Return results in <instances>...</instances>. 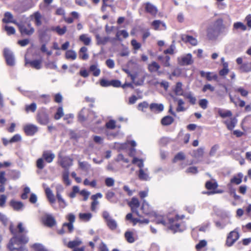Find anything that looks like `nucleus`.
Wrapping results in <instances>:
<instances>
[{"label": "nucleus", "instance_id": "obj_3", "mask_svg": "<svg viewBox=\"0 0 251 251\" xmlns=\"http://www.w3.org/2000/svg\"><path fill=\"white\" fill-rule=\"evenodd\" d=\"M66 218L69 223H65L63 224L62 228L58 231L60 234H63L66 232V228H67L69 232H71L74 229L73 223L75 221V216L73 214L70 213L66 216Z\"/></svg>", "mask_w": 251, "mask_h": 251}, {"label": "nucleus", "instance_id": "obj_5", "mask_svg": "<svg viewBox=\"0 0 251 251\" xmlns=\"http://www.w3.org/2000/svg\"><path fill=\"white\" fill-rule=\"evenodd\" d=\"M177 60L178 64L182 66L191 65L194 61L192 55L190 53L178 57Z\"/></svg>", "mask_w": 251, "mask_h": 251}, {"label": "nucleus", "instance_id": "obj_18", "mask_svg": "<svg viewBox=\"0 0 251 251\" xmlns=\"http://www.w3.org/2000/svg\"><path fill=\"white\" fill-rule=\"evenodd\" d=\"M145 8L146 12L152 15H155L157 12V8L150 2L145 3Z\"/></svg>", "mask_w": 251, "mask_h": 251}, {"label": "nucleus", "instance_id": "obj_22", "mask_svg": "<svg viewBox=\"0 0 251 251\" xmlns=\"http://www.w3.org/2000/svg\"><path fill=\"white\" fill-rule=\"evenodd\" d=\"M237 122V119L233 117L226 120L224 121V123L226 125L227 129L231 130L235 126Z\"/></svg>", "mask_w": 251, "mask_h": 251}, {"label": "nucleus", "instance_id": "obj_35", "mask_svg": "<svg viewBox=\"0 0 251 251\" xmlns=\"http://www.w3.org/2000/svg\"><path fill=\"white\" fill-rule=\"evenodd\" d=\"M87 48L85 47H82L79 51V56L83 60H87L89 58V55L87 53Z\"/></svg>", "mask_w": 251, "mask_h": 251}, {"label": "nucleus", "instance_id": "obj_15", "mask_svg": "<svg viewBox=\"0 0 251 251\" xmlns=\"http://www.w3.org/2000/svg\"><path fill=\"white\" fill-rule=\"evenodd\" d=\"M37 119L38 122L42 125H47L49 122V115L44 112L38 113Z\"/></svg>", "mask_w": 251, "mask_h": 251}, {"label": "nucleus", "instance_id": "obj_51", "mask_svg": "<svg viewBox=\"0 0 251 251\" xmlns=\"http://www.w3.org/2000/svg\"><path fill=\"white\" fill-rule=\"evenodd\" d=\"M184 97L188 99L189 100V102L192 104H194L196 103V99L193 96L191 93L189 92L185 93V95H184Z\"/></svg>", "mask_w": 251, "mask_h": 251}, {"label": "nucleus", "instance_id": "obj_46", "mask_svg": "<svg viewBox=\"0 0 251 251\" xmlns=\"http://www.w3.org/2000/svg\"><path fill=\"white\" fill-rule=\"evenodd\" d=\"M79 218L85 222L89 221L92 217V214L90 213H80Z\"/></svg>", "mask_w": 251, "mask_h": 251}, {"label": "nucleus", "instance_id": "obj_52", "mask_svg": "<svg viewBox=\"0 0 251 251\" xmlns=\"http://www.w3.org/2000/svg\"><path fill=\"white\" fill-rule=\"evenodd\" d=\"M123 36L124 38H126L128 36V33L125 30L118 31L116 35V39L120 40V36Z\"/></svg>", "mask_w": 251, "mask_h": 251}, {"label": "nucleus", "instance_id": "obj_1", "mask_svg": "<svg viewBox=\"0 0 251 251\" xmlns=\"http://www.w3.org/2000/svg\"><path fill=\"white\" fill-rule=\"evenodd\" d=\"M168 221L169 223L167 224L166 222V218L160 215L156 216L154 219V222L157 224H162L165 226H168L174 233L183 231V228L178 221L177 217H176L175 218H169Z\"/></svg>", "mask_w": 251, "mask_h": 251}, {"label": "nucleus", "instance_id": "obj_31", "mask_svg": "<svg viewBox=\"0 0 251 251\" xmlns=\"http://www.w3.org/2000/svg\"><path fill=\"white\" fill-rule=\"evenodd\" d=\"M243 175L241 173H239L237 176H234L231 179L230 183H234L237 185L240 184L242 182Z\"/></svg>", "mask_w": 251, "mask_h": 251}, {"label": "nucleus", "instance_id": "obj_58", "mask_svg": "<svg viewBox=\"0 0 251 251\" xmlns=\"http://www.w3.org/2000/svg\"><path fill=\"white\" fill-rule=\"evenodd\" d=\"M125 237L126 240L129 243H133L134 241V237H133V234L131 232L126 231L125 234Z\"/></svg>", "mask_w": 251, "mask_h": 251}, {"label": "nucleus", "instance_id": "obj_49", "mask_svg": "<svg viewBox=\"0 0 251 251\" xmlns=\"http://www.w3.org/2000/svg\"><path fill=\"white\" fill-rule=\"evenodd\" d=\"M218 186L217 183L216 181L212 182L210 181H207L205 184V187L209 190H214Z\"/></svg>", "mask_w": 251, "mask_h": 251}, {"label": "nucleus", "instance_id": "obj_42", "mask_svg": "<svg viewBox=\"0 0 251 251\" xmlns=\"http://www.w3.org/2000/svg\"><path fill=\"white\" fill-rule=\"evenodd\" d=\"M106 222L108 227L111 230H115L117 227V223L112 218L109 219Z\"/></svg>", "mask_w": 251, "mask_h": 251}, {"label": "nucleus", "instance_id": "obj_64", "mask_svg": "<svg viewBox=\"0 0 251 251\" xmlns=\"http://www.w3.org/2000/svg\"><path fill=\"white\" fill-rule=\"evenodd\" d=\"M0 222L4 226H6L8 222V219L5 215L0 212Z\"/></svg>", "mask_w": 251, "mask_h": 251}, {"label": "nucleus", "instance_id": "obj_36", "mask_svg": "<svg viewBox=\"0 0 251 251\" xmlns=\"http://www.w3.org/2000/svg\"><path fill=\"white\" fill-rule=\"evenodd\" d=\"M65 57L67 59L74 60L77 57L76 52L73 50H68L65 53Z\"/></svg>", "mask_w": 251, "mask_h": 251}, {"label": "nucleus", "instance_id": "obj_41", "mask_svg": "<svg viewBox=\"0 0 251 251\" xmlns=\"http://www.w3.org/2000/svg\"><path fill=\"white\" fill-rule=\"evenodd\" d=\"M69 171L68 170H64L62 172V180L65 184L67 185H70L71 184V181L69 178Z\"/></svg>", "mask_w": 251, "mask_h": 251}, {"label": "nucleus", "instance_id": "obj_24", "mask_svg": "<svg viewBox=\"0 0 251 251\" xmlns=\"http://www.w3.org/2000/svg\"><path fill=\"white\" fill-rule=\"evenodd\" d=\"M44 221L45 224L49 226H52L56 224L54 218L49 214H47L44 216Z\"/></svg>", "mask_w": 251, "mask_h": 251}, {"label": "nucleus", "instance_id": "obj_17", "mask_svg": "<svg viewBox=\"0 0 251 251\" xmlns=\"http://www.w3.org/2000/svg\"><path fill=\"white\" fill-rule=\"evenodd\" d=\"M10 205L15 211H22L24 208V204L22 202L14 200L10 201Z\"/></svg>", "mask_w": 251, "mask_h": 251}, {"label": "nucleus", "instance_id": "obj_39", "mask_svg": "<svg viewBox=\"0 0 251 251\" xmlns=\"http://www.w3.org/2000/svg\"><path fill=\"white\" fill-rule=\"evenodd\" d=\"M90 71L93 73L95 76H98L100 73V70L97 64H93L90 67Z\"/></svg>", "mask_w": 251, "mask_h": 251}, {"label": "nucleus", "instance_id": "obj_26", "mask_svg": "<svg viewBox=\"0 0 251 251\" xmlns=\"http://www.w3.org/2000/svg\"><path fill=\"white\" fill-rule=\"evenodd\" d=\"M182 83L180 82H178L176 83V86L174 88V92L175 94L177 96H183L185 95V93L183 92V90L182 89Z\"/></svg>", "mask_w": 251, "mask_h": 251}, {"label": "nucleus", "instance_id": "obj_38", "mask_svg": "<svg viewBox=\"0 0 251 251\" xmlns=\"http://www.w3.org/2000/svg\"><path fill=\"white\" fill-rule=\"evenodd\" d=\"M240 70L244 73L251 72V62H249L242 64L240 67Z\"/></svg>", "mask_w": 251, "mask_h": 251}, {"label": "nucleus", "instance_id": "obj_34", "mask_svg": "<svg viewBox=\"0 0 251 251\" xmlns=\"http://www.w3.org/2000/svg\"><path fill=\"white\" fill-rule=\"evenodd\" d=\"M79 40L86 46H89L91 43V38L88 34H83L79 36Z\"/></svg>", "mask_w": 251, "mask_h": 251}, {"label": "nucleus", "instance_id": "obj_55", "mask_svg": "<svg viewBox=\"0 0 251 251\" xmlns=\"http://www.w3.org/2000/svg\"><path fill=\"white\" fill-rule=\"evenodd\" d=\"M64 115L63 109L62 107L58 108L56 113L54 115V119L55 120L60 119Z\"/></svg>", "mask_w": 251, "mask_h": 251}, {"label": "nucleus", "instance_id": "obj_60", "mask_svg": "<svg viewBox=\"0 0 251 251\" xmlns=\"http://www.w3.org/2000/svg\"><path fill=\"white\" fill-rule=\"evenodd\" d=\"M235 91L239 93L243 97H246L248 95V91L241 87L235 88Z\"/></svg>", "mask_w": 251, "mask_h": 251}, {"label": "nucleus", "instance_id": "obj_37", "mask_svg": "<svg viewBox=\"0 0 251 251\" xmlns=\"http://www.w3.org/2000/svg\"><path fill=\"white\" fill-rule=\"evenodd\" d=\"M150 109L154 112H161L164 109V106L162 104L151 103L150 105Z\"/></svg>", "mask_w": 251, "mask_h": 251}, {"label": "nucleus", "instance_id": "obj_10", "mask_svg": "<svg viewBox=\"0 0 251 251\" xmlns=\"http://www.w3.org/2000/svg\"><path fill=\"white\" fill-rule=\"evenodd\" d=\"M18 228L19 230L18 232H17L16 231V230H14L13 229V226L12 225L10 226V230L11 233L13 234V237H15V236H18L19 239H21L23 237L26 236L25 235H22L23 233L27 232L25 228L23 227L22 223H20L18 224Z\"/></svg>", "mask_w": 251, "mask_h": 251}, {"label": "nucleus", "instance_id": "obj_54", "mask_svg": "<svg viewBox=\"0 0 251 251\" xmlns=\"http://www.w3.org/2000/svg\"><path fill=\"white\" fill-rule=\"evenodd\" d=\"M79 168L83 171H88L90 168V165L86 162H79Z\"/></svg>", "mask_w": 251, "mask_h": 251}, {"label": "nucleus", "instance_id": "obj_50", "mask_svg": "<svg viewBox=\"0 0 251 251\" xmlns=\"http://www.w3.org/2000/svg\"><path fill=\"white\" fill-rule=\"evenodd\" d=\"M130 77L133 83H134L136 85H141L143 84L144 81V78H143L142 80L140 81H136L135 78L137 76L136 74H131L129 76Z\"/></svg>", "mask_w": 251, "mask_h": 251}, {"label": "nucleus", "instance_id": "obj_19", "mask_svg": "<svg viewBox=\"0 0 251 251\" xmlns=\"http://www.w3.org/2000/svg\"><path fill=\"white\" fill-rule=\"evenodd\" d=\"M181 39L183 42L189 43L193 46H196L197 44V39L191 36L182 34L181 35Z\"/></svg>", "mask_w": 251, "mask_h": 251}, {"label": "nucleus", "instance_id": "obj_57", "mask_svg": "<svg viewBox=\"0 0 251 251\" xmlns=\"http://www.w3.org/2000/svg\"><path fill=\"white\" fill-rule=\"evenodd\" d=\"M56 198L57 199L59 206L61 208H64L67 205V203L63 199L62 196L58 195V197H56Z\"/></svg>", "mask_w": 251, "mask_h": 251}, {"label": "nucleus", "instance_id": "obj_8", "mask_svg": "<svg viewBox=\"0 0 251 251\" xmlns=\"http://www.w3.org/2000/svg\"><path fill=\"white\" fill-rule=\"evenodd\" d=\"M59 163L64 170H69V168L73 164V160L69 157H60Z\"/></svg>", "mask_w": 251, "mask_h": 251}, {"label": "nucleus", "instance_id": "obj_30", "mask_svg": "<svg viewBox=\"0 0 251 251\" xmlns=\"http://www.w3.org/2000/svg\"><path fill=\"white\" fill-rule=\"evenodd\" d=\"M82 244V241L80 239L78 238H75L74 240L70 241L68 244L67 246L68 248L71 249L75 248L76 247L79 246Z\"/></svg>", "mask_w": 251, "mask_h": 251}, {"label": "nucleus", "instance_id": "obj_9", "mask_svg": "<svg viewBox=\"0 0 251 251\" xmlns=\"http://www.w3.org/2000/svg\"><path fill=\"white\" fill-rule=\"evenodd\" d=\"M4 55L7 65L11 66H14L15 64V61L13 52L10 50L5 49Z\"/></svg>", "mask_w": 251, "mask_h": 251}, {"label": "nucleus", "instance_id": "obj_14", "mask_svg": "<svg viewBox=\"0 0 251 251\" xmlns=\"http://www.w3.org/2000/svg\"><path fill=\"white\" fill-rule=\"evenodd\" d=\"M129 205L131 207L132 212L135 213L138 216H139V212L137 210L140 206L139 200L136 198L133 197L129 203Z\"/></svg>", "mask_w": 251, "mask_h": 251}, {"label": "nucleus", "instance_id": "obj_53", "mask_svg": "<svg viewBox=\"0 0 251 251\" xmlns=\"http://www.w3.org/2000/svg\"><path fill=\"white\" fill-rule=\"evenodd\" d=\"M37 108V106L35 103H32L29 105H26L25 107V110L26 112L30 111L34 112Z\"/></svg>", "mask_w": 251, "mask_h": 251}, {"label": "nucleus", "instance_id": "obj_32", "mask_svg": "<svg viewBox=\"0 0 251 251\" xmlns=\"http://www.w3.org/2000/svg\"><path fill=\"white\" fill-rule=\"evenodd\" d=\"M233 29L237 30H241L244 31L247 30L246 25L242 22H238L234 23L233 25Z\"/></svg>", "mask_w": 251, "mask_h": 251}, {"label": "nucleus", "instance_id": "obj_56", "mask_svg": "<svg viewBox=\"0 0 251 251\" xmlns=\"http://www.w3.org/2000/svg\"><path fill=\"white\" fill-rule=\"evenodd\" d=\"M32 248L36 251H48V250L41 244H35Z\"/></svg>", "mask_w": 251, "mask_h": 251}, {"label": "nucleus", "instance_id": "obj_62", "mask_svg": "<svg viewBox=\"0 0 251 251\" xmlns=\"http://www.w3.org/2000/svg\"><path fill=\"white\" fill-rule=\"evenodd\" d=\"M46 67L47 68L53 69V70H57V66L55 62L53 61H48L46 64Z\"/></svg>", "mask_w": 251, "mask_h": 251}, {"label": "nucleus", "instance_id": "obj_45", "mask_svg": "<svg viewBox=\"0 0 251 251\" xmlns=\"http://www.w3.org/2000/svg\"><path fill=\"white\" fill-rule=\"evenodd\" d=\"M52 30L56 31L58 34L62 35L64 34L66 32L67 27L65 26H63V27H60V26H57L52 27Z\"/></svg>", "mask_w": 251, "mask_h": 251}, {"label": "nucleus", "instance_id": "obj_12", "mask_svg": "<svg viewBox=\"0 0 251 251\" xmlns=\"http://www.w3.org/2000/svg\"><path fill=\"white\" fill-rule=\"evenodd\" d=\"M220 34L212 25L207 29V36L209 39H216Z\"/></svg>", "mask_w": 251, "mask_h": 251}, {"label": "nucleus", "instance_id": "obj_40", "mask_svg": "<svg viewBox=\"0 0 251 251\" xmlns=\"http://www.w3.org/2000/svg\"><path fill=\"white\" fill-rule=\"evenodd\" d=\"M218 112L219 115L223 118L230 117L232 115V112L228 110H223L219 109Z\"/></svg>", "mask_w": 251, "mask_h": 251}, {"label": "nucleus", "instance_id": "obj_23", "mask_svg": "<svg viewBox=\"0 0 251 251\" xmlns=\"http://www.w3.org/2000/svg\"><path fill=\"white\" fill-rule=\"evenodd\" d=\"M106 135L108 139H111L112 138H122L124 137V133L121 132L120 130L116 132H113L110 131H106Z\"/></svg>", "mask_w": 251, "mask_h": 251}, {"label": "nucleus", "instance_id": "obj_21", "mask_svg": "<svg viewBox=\"0 0 251 251\" xmlns=\"http://www.w3.org/2000/svg\"><path fill=\"white\" fill-rule=\"evenodd\" d=\"M151 25L155 30H164L166 28V25L160 20L154 21Z\"/></svg>", "mask_w": 251, "mask_h": 251}, {"label": "nucleus", "instance_id": "obj_25", "mask_svg": "<svg viewBox=\"0 0 251 251\" xmlns=\"http://www.w3.org/2000/svg\"><path fill=\"white\" fill-rule=\"evenodd\" d=\"M2 21L5 23H11L17 25L18 23L15 20H14L12 14L9 12H6L4 14V17L2 19Z\"/></svg>", "mask_w": 251, "mask_h": 251}, {"label": "nucleus", "instance_id": "obj_7", "mask_svg": "<svg viewBox=\"0 0 251 251\" xmlns=\"http://www.w3.org/2000/svg\"><path fill=\"white\" fill-rule=\"evenodd\" d=\"M239 234L237 229L231 231L227 235L226 240V245L228 247L232 246L239 239Z\"/></svg>", "mask_w": 251, "mask_h": 251}, {"label": "nucleus", "instance_id": "obj_44", "mask_svg": "<svg viewBox=\"0 0 251 251\" xmlns=\"http://www.w3.org/2000/svg\"><path fill=\"white\" fill-rule=\"evenodd\" d=\"M88 112V110L86 108H83L79 112L78 119L80 121H84L86 120V115Z\"/></svg>", "mask_w": 251, "mask_h": 251}, {"label": "nucleus", "instance_id": "obj_2", "mask_svg": "<svg viewBox=\"0 0 251 251\" xmlns=\"http://www.w3.org/2000/svg\"><path fill=\"white\" fill-rule=\"evenodd\" d=\"M28 241V239L26 236L19 239L18 236H15L10 240L8 248L10 251H27L23 244L26 243Z\"/></svg>", "mask_w": 251, "mask_h": 251}, {"label": "nucleus", "instance_id": "obj_28", "mask_svg": "<svg viewBox=\"0 0 251 251\" xmlns=\"http://www.w3.org/2000/svg\"><path fill=\"white\" fill-rule=\"evenodd\" d=\"M45 193L50 202L51 204L54 203L55 201V199L49 187L45 188Z\"/></svg>", "mask_w": 251, "mask_h": 251}, {"label": "nucleus", "instance_id": "obj_16", "mask_svg": "<svg viewBox=\"0 0 251 251\" xmlns=\"http://www.w3.org/2000/svg\"><path fill=\"white\" fill-rule=\"evenodd\" d=\"M160 68V65L156 62H152L148 65V70L151 73L157 72L158 75H160L162 74L161 71H159Z\"/></svg>", "mask_w": 251, "mask_h": 251}, {"label": "nucleus", "instance_id": "obj_59", "mask_svg": "<svg viewBox=\"0 0 251 251\" xmlns=\"http://www.w3.org/2000/svg\"><path fill=\"white\" fill-rule=\"evenodd\" d=\"M206 78L208 81H211L212 80H217L218 76L216 74H215L211 72H207L206 74Z\"/></svg>", "mask_w": 251, "mask_h": 251}, {"label": "nucleus", "instance_id": "obj_4", "mask_svg": "<svg viewBox=\"0 0 251 251\" xmlns=\"http://www.w3.org/2000/svg\"><path fill=\"white\" fill-rule=\"evenodd\" d=\"M227 18L228 19L229 22L226 25L224 24V19L222 18L218 19L212 25L220 34L226 32L227 27L229 26L231 24V21L230 18L228 16Z\"/></svg>", "mask_w": 251, "mask_h": 251}, {"label": "nucleus", "instance_id": "obj_29", "mask_svg": "<svg viewBox=\"0 0 251 251\" xmlns=\"http://www.w3.org/2000/svg\"><path fill=\"white\" fill-rule=\"evenodd\" d=\"M55 157L54 154L50 151H45L43 154V158L48 163H51Z\"/></svg>", "mask_w": 251, "mask_h": 251}, {"label": "nucleus", "instance_id": "obj_33", "mask_svg": "<svg viewBox=\"0 0 251 251\" xmlns=\"http://www.w3.org/2000/svg\"><path fill=\"white\" fill-rule=\"evenodd\" d=\"M96 38L98 45H105L109 40V37H101L99 34L96 35Z\"/></svg>", "mask_w": 251, "mask_h": 251}, {"label": "nucleus", "instance_id": "obj_48", "mask_svg": "<svg viewBox=\"0 0 251 251\" xmlns=\"http://www.w3.org/2000/svg\"><path fill=\"white\" fill-rule=\"evenodd\" d=\"M115 196V193L112 191H108L105 195V197L106 199L112 203H116L117 202V200H114L113 198Z\"/></svg>", "mask_w": 251, "mask_h": 251}, {"label": "nucleus", "instance_id": "obj_61", "mask_svg": "<svg viewBox=\"0 0 251 251\" xmlns=\"http://www.w3.org/2000/svg\"><path fill=\"white\" fill-rule=\"evenodd\" d=\"M185 158V155L182 152H178L176 154L174 159V162H176L178 160H184Z\"/></svg>", "mask_w": 251, "mask_h": 251}, {"label": "nucleus", "instance_id": "obj_13", "mask_svg": "<svg viewBox=\"0 0 251 251\" xmlns=\"http://www.w3.org/2000/svg\"><path fill=\"white\" fill-rule=\"evenodd\" d=\"M24 129L27 135L32 136L38 131V127L34 125L29 124L25 126Z\"/></svg>", "mask_w": 251, "mask_h": 251}, {"label": "nucleus", "instance_id": "obj_63", "mask_svg": "<svg viewBox=\"0 0 251 251\" xmlns=\"http://www.w3.org/2000/svg\"><path fill=\"white\" fill-rule=\"evenodd\" d=\"M176 49V46L173 43L170 46V48L164 51V53L165 54H173L175 52V50Z\"/></svg>", "mask_w": 251, "mask_h": 251}, {"label": "nucleus", "instance_id": "obj_27", "mask_svg": "<svg viewBox=\"0 0 251 251\" xmlns=\"http://www.w3.org/2000/svg\"><path fill=\"white\" fill-rule=\"evenodd\" d=\"M30 17L37 26H40L42 25V16L39 12H36L33 15H31Z\"/></svg>", "mask_w": 251, "mask_h": 251}, {"label": "nucleus", "instance_id": "obj_47", "mask_svg": "<svg viewBox=\"0 0 251 251\" xmlns=\"http://www.w3.org/2000/svg\"><path fill=\"white\" fill-rule=\"evenodd\" d=\"M173 118L169 116L164 117L161 120V124L164 126H168L173 122Z\"/></svg>", "mask_w": 251, "mask_h": 251}, {"label": "nucleus", "instance_id": "obj_6", "mask_svg": "<svg viewBox=\"0 0 251 251\" xmlns=\"http://www.w3.org/2000/svg\"><path fill=\"white\" fill-rule=\"evenodd\" d=\"M17 25L22 35H31L34 32V29L30 23H28L26 25L23 23H19Z\"/></svg>", "mask_w": 251, "mask_h": 251}, {"label": "nucleus", "instance_id": "obj_20", "mask_svg": "<svg viewBox=\"0 0 251 251\" xmlns=\"http://www.w3.org/2000/svg\"><path fill=\"white\" fill-rule=\"evenodd\" d=\"M42 60L36 59L32 61L25 60V64H29L31 67L36 69L39 70L42 68Z\"/></svg>", "mask_w": 251, "mask_h": 251}, {"label": "nucleus", "instance_id": "obj_43", "mask_svg": "<svg viewBox=\"0 0 251 251\" xmlns=\"http://www.w3.org/2000/svg\"><path fill=\"white\" fill-rule=\"evenodd\" d=\"M132 163L134 164H136L140 169H143L144 166V160L142 159H139L136 157H134Z\"/></svg>", "mask_w": 251, "mask_h": 251}, {"label": "nucleus", "instance_id": "obj_11", "mask_svg": "<svg viewBox=\"0 0 251 251\" xmlns=\"http://www.w3.org/2000/svg\"><path fill=\"white\" fill-rule=\"evenodd\" d=\"M138 176L139 179L142 181H149L151 178L148 168L139 169Z\"/></svg>", "mask_w": 251, "mask_h": 251}]
</instances>
